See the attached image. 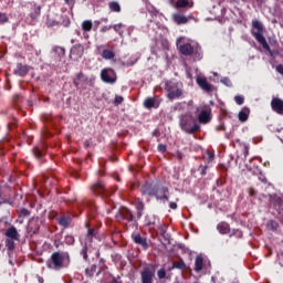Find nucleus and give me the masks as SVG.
I'll list each match as a JSON object with an SVG mask.
<instances>
[{"label":"nucleus","instance_id":"nucleus-1","mask_svg":"<svg viewBox=\"0 0 283 283\" xmlns=\"http://www.w3.org/2000/svg\"><path fill=\"white\" fill-rule=\"evenodd\" d=\"M176 45L184 56H191V54H195L196 59H202V50L198 43H193L187 38H179L177 39Z\"/></svg>","mask_w":283,"mask_h":283},{"label":"nucleus","instance_id":"nucleus-2","mask_svg":"<svg viewBox=\"0 0 283 283\" xmlns=\"http://www.w3.org/2000/svg\"><path fill=\"white\" fill-rule=\"evenodd\" d=\"M48 268L53 271H61L70 266V253L67 252H54L51 254V258L46 262Z\"/></svg>","mask_w":283,"mask_h":283},{"label":"nucleus","instance_id":"nucleus-3","mask_svg":"<svg viewBox=\"0 0 283 283\" xmlns=\"http://www.w3.org/2000/svg\"><path fill=\"white\" fill-rule=\"evenodd\" d=\"M252 34L254 39L262 45L263 50L269 52V54L273 55V51H271V48L269 46V42H266V38H264V25H262V22L259 20L252 21Z\"/></svg>","mask_w":283,"mask_h":283},{"label":"nucleus","instance_id":"nucleus-4","mask_svg":"<svg viewBox=\"0 0 283 283\" xmlns=\"http://www.w3.org/2000/svg\"><path fill=\"white\" fill-rule=\"evenodd\" d=\"M179 125L186 134H195V132L200 129V125H198V122H196L191 114L181 115Z\"/></svg>","mask_w":283,"mask_h":283},{"label":"nucleus","instance_id":"nucleus-5","mask_svg":"<svg viewBox=\"0 0 283 283\" xmlns=\"http://www.w3.org/2000/svg\"><path fill=\"white\" fill-rule=\"evenodd\" d=\"M94 238H96V230L88 228L87 234L80 239L83 247L81 255L84 258V260H87V253L92 252V241Z\"/></svg>","mask_w":283,"mask_h":283},{"label":"nucleus","instance_id":"nucleus-6","mask_svg":"<svg viewBox=\"0 0 283 283\" xmlns=\"http://www.w3.org/2000/svg\"><path fill=\"white\" fill-rule=\"evenodd\" d=\"M166 92L168 93L167 98H169L170 101H176V98H180V96H182V83L167 81Z\"/></svg>","mask_w":283,"mask_h":283},{"label":"nucleus","instance_id":"nucleus-7","mask_svg":"<svg viewBox=\"0 0 283 283\" xmlns=\"http://www.w3.org/2000/svg\"><path fill=\"white\" fill-rule=\"evenodd\" d=\"M116 220H118V222H122V220H127L128 222H132V220H134V214L132 213V211L127 208H120L116 214H115Z\"/></svg>","mask_w":283,"mask_h":283},{"label":"nucleus","instance_id":"nucleus-8","mask_svg":"<svg viewBox=\"0 0 283 283\" xmlns=\"http://www.w3.org/2000/svg\"><path fill=\"white\" fill-rule=\"evenodd\" d=\"M101 78L104 83H116V72L112 69H104L101 72Z\"/></svg>","mask_w":283,"mask_h":283},{"label":"nucleus","instance_id":"nucleus-9","mask_svg":"<svg viewBox=\"0 0 283 283\" xmlns=\"http://www.w3.org/2000/svg\"><path fill=\"white\" fill-rule=\"evenodd\" d=\"M73 83L76 87L86 88L90 84V78H87L83 73H77L73 78Z\"/></svg>","mask_w":283,"mask_h":283},{"label":"nucleus","instance_id":"nucleus-10","mask_svg":"<svg viewBox=\"0 0 283 283\" xmlns=\"http://www.w3.org/2000/svg\"><path fill=\"white\" fill-rule=\"evenodd\" d=\"M198 120L199 123L207 125V123L211 122V107L206 106L205 108H202L199 113L198 116Z\"/></svg>","mask_w":283,"mask_h":283},{"label":"nucleus","instance_id":"nucleus-11","mask_svg":"<svg viewBox=\"0 0 283 283\" xmlns=\"http://www.w3.org/2000/svg\"><path fill=\"white\" fill-rule=\"evenodd\" d=\"M156 272L151 268H145L142 272V283H154Z\"/></svg>","mask_w":283,"mask_h":283},{"label":"nucleus","instance_id":"nucleus-12","mask_svg":"<svg viewBox=\"0 0 283 283\" xmlns=\"http://www.w3.org/2000/svg\"><path fill=\"white\" fill-rule=\"evenodd\" d=\"M197 84L203 92H207V94H211L213 92V85L209 84L205 77L197 76Z\"/></svg>","mask_w":283,"mask_h":283},{"label":"nucleus","instance_id":"nucleus-13","mask_svg":"<svg viewBox=\"0 0 283 283\" xmlns=\"http://www.w3.org/2000/svg\"><path fill=\"white\" fill-rule=\"evenodd\" d=\"M167 193H169V189L167 187H157L155 188V196L158 200H169V197H167Z\"/></svg>","mask_w":283,"mask_h":283},{"label":"nucleus","instance_id":"nucleus-14","mask_svg":"<svg viewBox=\"0 0 283 283\" xmlns=\"http://www.w3.org/2000/svg\"><path fill=\"white\" fill-rule=\"evenodd\" d=\"M271 107L273 112H276V114H283V101L275 97L271 102Z\"/></svg>","mask_w":283,"mask_h":283},{"label":"nucleus","instance_id":"nucleus-15","mask_svg":"<svg viewBox=\"0 0 283 283\" xmlns=\"http://www.w3.org/2000/svg\"><path fill=\"white\" fill-rule=\"evenodd\" d=\"M6 238L11 240H19V231H17V228L14 226L7 229L4 232Z\"/></svg>","mask_w":283,"mask_h":283},{"label":"nucleus","instance_id":"nucleus-16","mask_svg":"<svg viewBox=\"0 0 283 283\" xmlns=\"http://www.w3.org/2000/svg\"><path fill=\"white\" fill-rule=\"evenodd\" d=\"M91 190L97 192L99 195L107 193V188L103 185V182L98 181L91 187Z\"/></svg>","mask_w":283,"mask_h":283},{"label":"nucleus","instance_id":"nucleus-17","mask_svg":"<svg viewBox=\"0 0 283 283\" xmlns=\"http://www.w3.org/2000/svg\"><path fill=\"white\" fill-rule=\"evenodd\" d=\"M249 114H251V111L247 107H243L238 115V118L241 123H247L249 120Z\"/></svg>","mask_w":283,"mask_h":283},{"label":"nucleus","instance_id":"nucleus-18","mask_svg":"<svg viewBox=\"0 0 283 283\" xmlns=\"http://www.w3.org/2000/svg\"><path fill=\"white\" fill-rule=\"evenodd\" d=\"M84 48L81 44L74 45L71 49V54L72 56H77V59H81V56H83V52H84Z\"/></svg>","mask_w":283,"mask_h":283},{"label":"nucleus","instance_id":"nucleus-19","mask_svg":"<svg viewBox=\"0 0 283 283\" xmlns=\"http://www.w3.org/2000/svg\"><path fill=\"white\" fill-rule=\"evenodd\" d=\"M172 20L175 21V23H177V25H182L189 21L187 17L179 13L172 14Z\"/></svg>","mask_w":283,"mask_h":283},{"label":"nucleus","instance_id":"nucleus-20","mask_svg":"<svg viewBox=\"0 0 283 283\" xmlns=\"http://www.w3.org/2000/svg\"><path fill=\"white\" fill-rule=\"evenodd\" d=\"M28 72H29L28 65H23V64H18L14 70V74H17V76H25Z\"/></svg>","mask_w":283,"mask_h":283},{"label":"nucleus","instance_id":"nucleus-21","mask_svg":"<svg viewBox=\"0 0 283 283\" xmlns=\"http://www.w3.org/2000/svg\"><path fill=\"white\" fill-rule=\"evenodd\" d=\"M146 226L147 227H154L156 226L157 222H160L157 216L154 214H147L145 219Z\"/></svg>","mask_w":283,"mask_h":283},{"label":"nucleus","instance_id":"nucleus-22","mask_svg":"<svg viewBox=\"0 0 283 283\" xmlns=\"http://www.w3.org/2000/svg\"><path fill=\"white\" fill-rule=\"evenodd\" d=\"M205 266V259L202 256H197L195 260V271L196 273H200Z\"/></svg>","mask_w":283,"mask_h":283},{"label":"nucleus","instance_id":"nucleus-23","mask_svg":"<svg viewBox=\"0 0 283 283\" xmlns=\"http://www.w3.org/2000/svg\"><path fill=\"white\" fill-rule=\"evenodd\" d=\"M133 240L136 244H140V247H143L144 249H147V239L140 237V234H136L135 237H133Z\"/></svg>","mask_w":283,"mask_h":283},{"label":"nucleus","instance_id":"nucleus-24","mask_svg":"<svg viewBox=\"0 0 283 283\" xmlns=\"http://www.w3.org/2000/svg\"><path fill=\"white\" fill-rule=\"evenodd\" d=\"M143 193H145L146 196H154V195H156V187H154L149 184H146L143 187Z\"/></svg>","mask_w":283,"mask_h":283},{"label":"nucleus","instance_id":"nucleus-25","mask_svg":"<svg viewBox=\"0 0 283 283\" xmlns=\"http://www.w3.org/2000/svg\"><path fill=\"white\" fill-rule=\"evenodd\" d=\"M104 279L101 281V283H118L116 279L109 274V272H103Z\"/></svg>","mask_w":283,"mask_h":283},{"label":"nucleus","instance_id":"nucleus-26","mask_svg":"<svg viewBox=\"0 0 283 283\" xmlns=\"http://www.w3.org/2000/svg\"><path fill=\"white\" fill-rule=\"evenodd\" d=\"M114 56H116V53L112 50L106 49L102 52V59H105V61H112Z\"/></svg>","mask_w":283,"mask_h":283},{"label":"nucleus","instance_id":"nucleus-27","mask_svg":"<svg viewBox=\"0 0 283 283\" xmlns=\"http://www.w3.org/2000/svg\"><path fill=\"white\" fill-rule=\"evenodd\" d=\"M219 233H222L223 235H227V233H229V223L227 222H221L218 224L217 227Z\"/></svg>","mask_w":283,"mask_h":283},{"label":"nucleus","instance_id":"nucleus-28","mask_svg":"<svg viewBox=\"0 0 283 283\" xmlns=\"http://www.w3.org/2000/svg\"><path fill=\"white\" fill-rule=\"evenodd\" d=\"M93 25L92 20H85L82 22V30L84 32H92Z\"/></svg>","mask_w":283,"mask_h":283},{"label":"nucleus","instance_id":"nucleus-29","mask_svg":"<svg viewBox=\"0 0 283 283\" xmlns=\"http://www.w3.org/2000/svg\"><path fill=\"white\" fill-rule=\"evenodd\" d=\"M144 107L146 109H151V107H156V99L148 97L144 101Z\"/></svg>","mask_w":283,"mask_h":283},{"label":"nucleus","instance_id":"nucleus-30","mask_svg":"<svg viewBox=\"0 0 283 283\" xmlns=\"http://www.w3.org/2000/svg\"><path fill=\"white\" fill-rule=\"evenodd\" d=\"M19 240L18 239H6V247L9 251H14V242H18Z\"/></svg>","mask_w":283,"mask_h":283},{"label":"nucleus","instance_id":"nucleus-31","mask_svg":"<svg viewBox=\"0 0 283 283\" xmlns=\"http://www.w3.org/2000/svg\"><path fill=\"white\" fill-rule=\"evenodd\" d=\"M111 12H120V4L116 1H111L108 3Z\"/></svg>","mask_w":283,"mask_h":283},{"label":"nucleus","instance_id":"nucleus-32","mask_svg":"<svg viewBox=\"0 0 283 283\" xmlns=\"http://www.w3.org/2000/svg\"><path fill=\"white\" fill-rule=\"evenodd\" d=\"M136 209H137V218H143V211L145 210V203H143V201H138L136 203Z\"/></svg>","mask_w":283,"mask_h":283},{"label":"nucleus","instance_id":"nucleus-33","mask_svg":"<svg viewBox=\"0 0 283 283\" xmlns=\"http://www.w3.org/2000/svg\"><path fill=\"white\" fill-rule=\"evenodd\" d=\"M71 222H72V219H70L67 217H61L59 219V224H61V227H70Z\"/></svg>","mask_w":283,"mask_h":283},{"label":"nucleus","instance_id":"nucleus-34","mask_svg":"<svg viewBox=\"0 0 283 283\" xmlns=\"http://www.w3.org/2000/svg\"><path fill=\"white\" fill-rule=\"evenodd\" d=\"M123 28H124L123 23L113 25V30H115V32H117V34H119V36H123V34H124Z\"/></svg>","mask_w":283,"mask_h":283},{"label":"nucleus","instance_id":"nucleus-35","mask_svg":"<svg viewBox=\"0 0 283 283\" xmlns=\"http://www.w3.org/2000/svg\"><path fill=\"white\" fill-rule=\"evenodd\" d=\"M85 273L88 277H92V275L96 273V265H91L90 268H86Z\"/></svg>","mask_w":283,"mask_h":283},{"label":"nucleus","instance_id":"nucleus-36","mask_svg":"<svg viewBox=\"0 0 283 283\" xmlns=\"http://www.w3.org/2000/svg\"><path fill=\"white\" fill-rule=\"evenodd\" d=\"M53 52H55V54H59V56H65V49H63L61 46L54 48Z\"/></svg>","mask_w":283,"mask_h":283},{"label":"nucleus","instance_id":"nucleus-37","mask_svg":"<svg viewBox=\"0 0 283 283\" xmlns=\"http://www.w3.org/2000/svg\"><path fill=\"white\" fill-rule=\"evenodd\" d=\"M189 6V0H178L177 8H187Z\"/></svg>","mask_w":283,"mask_h":283},{"label":"nucleus","instance_id":"nucleus-38","mask_svg":"<svg viewBox=\"0 0 283 283\" xmlns=\"http://www.w3.org/2000/svg\"><path fill=\"white\" fill-rule=\"evenodd\" d=\"M157 276L159 277V280H165L167 277V271H165V269H160L157 272Z\"/></svg>","mask_w":283,"mask_h":283},{"label":"nucleus","instance_id":"nucleus-39","mask_svg":"<svg viewBox=\"0 0 283 283\" xmlns=\"http://www.w3.org/2000/svg\"><path fill=\"white\" fill-rule=\"evenodd\" d=\"M186 264H185V262H175L174 264H172V269H180V270H182V269H186Z\"/></svg>","mask_w":283,"mask_h":283},{"label":"nucleus","instance_id":"nucleus-40","mask_svg":"<svg viewBox=\"0 0 283 283\" xmlns=\"http://www.w3.org/2000/svg\"><path fill=\"white\" fill-rule=\"evenodd\" d=\"M234 101H235L237 105H243V104H244V96H242V95H237V96L234 97Z\"/></svg>","mask_w":283,"mask_h":283},{"label":"nucleus","instance_id":"nucleus-41","mask_svg":"<svg viewBox=\"0 0 283 283\" xmlns=\"http://www.w3.org/2000/svg\"><path fill=\"white\" fill-rule=\"evenodd\" d=\"M220 83H222L223 85H226V87H231V80H229V77H222L220 80Z\"/></svg>","mask_w":283,"mask_h":283},{"label":"nucleus","instance_id":"nucleus-42","mask_svg":"<svg viewBox=\"0 0 283 283\" xmlns=\"http://www.w3.org/2000/svg\"><path fill=\"white\" fill-rule=\"evenodd\" d=\"M268 227H269V229H272V231H275L277 229L279 224H277V222L272 220V221H269Z\"/></svg>","mask_w":283,"mask_h":283},{"label":"nucleus","instance_id":"nucleus-43","mask_svg":"<svg viewBox=\"0 0 283 283\" xmlns=\"http://www.w3.org/2000/svg\"><path fill=\"white\" fill-rule=\"evenodd\" d=\"M1 23H8V15L0 12V24Z\"/></svg>","mask_w":283,"mask_h":283},{"label":"nucleus","instance_id":"nucleus-44","mask_svg":"<svg viewBox=\"0 0 283 283\" xmlns=\"http://www.w3.org/2000/svg\"><path fill=\"white\" fill-rule=\"evenodd\" d=\"M184 107H187V103H178V104H176L175 105V109H177V111H179L180 112V109H184Z\"/></svg>","mask_w":283,"mask_h":283},{"label":"nucleus","instance_id":"nucleus-45","mask_svg":"<svg viewBox=\"0 0 283 283\" xmlns=\"http://www.w3.org/2000/svg\"><path fill=\"white\" fill-rule=\"evenodd\" d=\"M146 8L148 12H151V14L156 13V8H154V6H151L150 3L146 2Z\"/></svg>","mask_w":283,"mask_h":283},{"label":"nucleus","instance_id":"nucleus-46","mask_svg":"<svg viewBox=\"0 0 283 283\" xmlns=\"http://www.w3.org/2000/svg\"><path fill=\"white\" fill-rule=\"evenodd\" d=\"M158 151H161V154H165V151H167V146L159 144L158 145Z\"/></svg>","mask_w":283,"mask_h":283},{"label":"nucleus","instance_id":"nucleus-47","mask_svg":"<svg viewBox=\"0 0 283 283\" xmlns=\"http://www.w3.org/2000/svg\"><path fill=\"white\" fill-rule=\"evenodd\" d=\"M120 103H123V96H116L115 101H114V104L115 105H120Z\"/></svg>","mask_w":283,"mask_h":283},{"label":"nucleus","instance_id":"nucleus-48","mask_svg":"<svg viewBox=\"0 0 283 283\" xmlns=\"http://www.w3.org/2000/svg\"><path fill=\"white\" fill-rule=\"evenodd\" d=\"M66 244H74V237L67 235L66 237Z\"/></svg>","mask_w":283,"mask_h":283},{"label":"nucleus","instance_id":"nucleus-49","mask_svg":"<svg viewBox=\"0 0 283 283\" xmlns=\"http://www.w3.org/2000/svg\"><path fill=\"white\" fill-rule=\"evenodd\" d=\"M113 25H105L101 29V32L105 33V32H109V30H112Z\"/></svg>","mask_w":283,"mask_h":283},{"label":"nucleus","instance_id":"nucleus-50","mask_svg":"<svg viewBox=\"0 0 283 283\" xmlns=\"http://www.w3.org/2000/svg\"><path fill=\"white\" fill-rule=\"evenodd\" d=\"M20 213H21V216H24V217L30 216V210L23 208V209H21Z\"/></svg>","mask_w":283,"mask_h":283},{"label":"nucleus","instance_id":"nucleus-51","mask_svg":"<svg viewBox=\"0 0 283 283\" xmlns=\"http://www.w3.org/2000/svg\"><path fill=\"white\" fill-rule=\"evenodd\" d=\"M243 151H244V158H247V156H249V147L244 146Z\"/></svg>","mask_w":283,"mask_h":283},{"label":"nucleus","instance_id":"nucleus-52","mask_svg":"<svg viewBox=\"0 0 283 283\" xmlns=\"http://www.w3.org/2000/svg\"><path fill=\"white\" fill-rule=\"evenodd\" d=\"M169 207H170L171 209H178V203H176V202H170V203H169Z\"/></svg>","mask_w":283,"mask_h":283},{"label":"nucleus","instance_id":"nucleus-53","mask_svg":"<svg viewBox=\"0 0 283 283\" xmlns=\"http://www.w3.org/2000/svg\"><path fill=\"white\" fill-rule=\"evenodd\" d=\"M35 158H41V156H42V154H41V151L39 150V148H36V150H35Z\"/></svg>","mask_w":283,"mask_h":283},{"label":"nucleus","instance_id":"nucleus-54","mask_svg":"<svg viewBox=\"0 0 283 283\" xmlns=\"http://www.w3.org/2000/svg\"><path fill=\"white\" fill-rule=\"evenodd\" d=\"M65 3H67L69 6H74V0H65Z\"/></svg>","mask_w":283,"mask_h":283},{"label":"nucleus","instance_id":"nucleus-55","mask_svg":"<svg viewBox=\"0 0 283 283\" xmlns=\"http://www.w3.org/2000/svg\"><path fill=\"white\" fill-rule=\"evenodd\" d=\"M208 156H209V160H213L214 155L212 153H208Z\"/></svg>","mask_w":283,"mask_h":283},{"label":"nucleus","instance_id":"nucleus-56","mask_svg":"<svg viewBox=\"0 0 283 283\" xmlns=\"http://www.w3.org/2000/svg\"><path fill=\"white\" fill-rule=\"evenodd\" d=\"M165 49L169 50V42H164Z\"/></svg>","mask_w":283,"mask_h":283},{"label":"nucleus","instance_id":"nucleus-57","mask_svg":"<svg viewBox=\"0 0 283 283\" xmlns=\"http://www.w3.org/2000/svg\"><path fill=\"white\" fill-rule=\"evenodd\" d=\"M132 32H134V28L133 27L128 28V34H132Z\"/></svg>","mask_w":283,"mask_h":283},{"label":"nucleus","instance_id":"nucleus-58","mask_svg":"<svg viewBox=\"0 0 283 283\" xmlns=\"http://www.w3.org/2000/svg\"><path fill=\"white\" fill-rule=\"evenodd\" d=\"M38 280H39V283H43V277L39 276Z\"/></svg>","mask_w":283,"mask_h":283},{"label":"nucleus","instance_id":"nucleus-59","mask_svg":"<svg viewBox=\"0 0 283 283\" xmlns=\"http://www.w3.org/2000/svg\"><path fill=\"white\" fill-rule=\"evenodd\" d=\"M178 158H182V154L178 153Z\"/></svg>","mask_w":283,"mask_h":283},{"label":"nucleus","instance_id":"nucleus-60","mask_svg":"<svg viewBox=\"0 0 283 283\" xmlns=\"http://www.w3.org/2000/svg\"><path fill=\"white\" fill-rule=\"evenodd\" d=\"M76 34H77L78 36H81V31H76Z\"/></svg>","mask_w":283,"mask_h":283},{"label":"nucleus","instance_id":"nucleus-61","mask_svg":"<svg viewBox=\"0 0 283 283\" xmlns=\"http://www.w3.org/2000/svg\"><path fill=\"white\" fill-rule=\"evenodd\" d=\"M188 78H191V74L190 73H188Z\"/></svg>","mask_w":283,"mask_h":283},{"label":"nucleus","instance_id":"nucleus-62","mask_svg":"<svg viewBox=\"0 0 283 283\" xmlns=\"http://www.w3.org/2000/svg\"><path fill=\"white\" fill-rule=\"evenodd\" d=\"M192 103H193V102L190 101V102H189V105H191Z\"/></svg>","mask_w":283,"mask_h":283},{"label":"nucleus","instance_id":"nucleus-63","mask_svg":"<svg viewBox=\"0 0 283 283\" xmlns=\"http://www.w3.org/2000/svg\"><path fill=\"white\" fill-rule=\"evenodd\" d=\"M84 36H85V39H87V34H85Z\"/></svg>","mask_w":283,"mask_h":283},{"label":"nucleus","instance_id":"nucleus-64","mask_svg":"<svg viewBox=\"0 0 283 283\" xmlns=\"http://www.w3.org/2000/svg\"><path fill=\"white\" fill-rule=\"evenodd\" d=\"M202 174H205V170H202Z\"/></svg>","mask_w":283,"mask_h":283}]
</instances>
